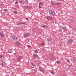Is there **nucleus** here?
<instances>
[{
  "label": "nucleus",
  "instance_id": "obj_1",
  "mask_svg": "<svg viewBox=\"0 0 76 76\" xmlns=\"http://www.w3.org/2000/svg\"><path fill=\"white\" fill-rule=\"evenodd\" d=\"M29 33H26L24 34L23 37L25 38H28V37H29Z\"/></svg>",
  "mask_w": 76,
  "mask_h": 76
},
{
  "label": "nucleus",
  "instance_id": "obj_2",
  "mask_svg": "<svg viewBox=\"0 0 76 76\" xmlns=\"http://www.w3.org/2000/svg\"><path fill=\"white\" fill-rule=\"evenodd\" d=\"M12 39L14 41H17L18 40V38H17V37L16 36L14 35L12 36Z\"/></svg>",
  "mask_w": 76,
  "mask_h": 76
},
{
  "label": "nucleus",
  "instance_id": "obj_3",
  "mask_svg": "<svg viewBox=\"0 0 76 76\" xmlns=\"http://www.w3.org/2000/svg\"><path fill=\"white\" fill-rule=\"evenodd\" d=\"M39 69L41 72H43V73H44V69H43V68H42V67H39Z\"/></svg>",
  "mask_w": 76,
  "mask_h": 76
},
{
  "label": "nucleus",
  "instance_id": "obj_4",
  "mask_svg": "<svg viewBox=\"0 0 76 76\" xmlns=\"http://www.w3.org/2000/svg\"><path fill=\"white\" fill-rule=\"evenodd\" d=\"M73 42V41L72 39H69L68 40V42L70 44H72V42Z\"/></svg>",
  "mask_w": 76,
  "mask_h": 76
},
{
  "label": "nucleus",
  "instance_id": "obj_5",
  "mask_svg": "<svg viewBox=\"0 0 76 76\" xmlns=\"http://www.w3.org/2000/svg\"><path fill=\"white\" fill-rule=\"evenodd\" d=\"M3 11L4 13H8V10L7 9H4L3 10Z\"/></svg>",
  "mask_w": 76,
  "mask_h": 76
},
{
  "label": "nucleus",
  "instance_id": "obj_6",
  "mask_svg": "<svg viewBox=\"0 0 76 76\" xmlns=\"http://www.w3.org/2000/svg\"><path fill=\"white\" fill-rule=\"evenodd\" d=\"M42 27L43 28H45V29H47V28H48V26L45 25H43L42 26Z\"/></svg>",
  "mask_w": 76,
  "mask_h": 76
},
{
  "label": "nucleus",
  "instance_id": "obj_7",
  "mask_svg": "<svg viewBox=\"0 0 76 76\" xmlns=\"http://www.w3.org/2000/svg\"><path fill=\"white\" fill-rule=\"evenodd\" d=\"M15 45L16 46H18V47H19V45H20V43H19V42H17L15 44Z\"/></svg>",
  "mask_w": 76,
  "mask_h": 76
},
{
  "label": "nucleus",
  "instance_id": "obj_8",
  "mask_svg": "<svg viewBox=\"0 0 76 76\" xmlns=\"http://www.w3.org/2000/svg\"><path fill=\"white\" fill-rule=\"evenodd\" d=\"M51 15L53 16H56V13L54 12H53L51 14Z\"/></svg>",
  "mask_w": 76,
  "mask_h": 76
},
{
  "label": "nucleus",
  "instance_id": "obj_9",
  "mask_svg": "<svg viewBox=\"0 0 76 76\" xmlns=\"http://www.w3.org/2000/svg\"><path fill=\"white\" fill-rule=\"evenodd\" d=\"M20 25H25L26 24V22H21L19 23Z\"/></svg>",
  "mask_w": 76,
  "mask_h": 76
},
{
  "label": "nucleus",
  "instance_id": "obj_10",
  "mask_svg": "<svg viewBox=\"0 0 76 76\" xmlns=\"http://www.w3.org/2000/svg\"><path fill=\"white\" fill-rule=\"evenodd\" d=\"M0 35L1 37L2 38H3V37H4V34L3 33H0Z\"/></svg>",
  "mask_w": 76,
  "mask_h": 76
},
{
  "label": "nucleus",
  "instance_id": "obj_11",
  "mask_svg": "<svg viewBox=\"0 0 76 76\" xmlns=\"http://www.w3.org/2000/svg\"><path fill=\"white\" fill-rule=\"evenodd\" d=\"M62 28L63 30H64L65 31H67V29H66V28L65 27H64V26L62 27Z\"/></svg>",
  "mask_w": 76,
  "mask_h": 76
},
{
  "label": "nucleus",
  "instance_id": "obj_12",
  "mask_svg": "<svg viewBox=\"0 0 76 76\" xmlns=\"http://www.w3.org/2000/svg\"><path fill=\"white\" fill-rule=\"evenodd\" d=\"M33 56L36 57H38V55L37 54H34Z\"/></svg>",
  "mask_w": 76,
  "mask_h": 76
},
{
  "label": "nucleus",
  "instance_id": "obj_13",
  "mask_svg": "<svg viewBox=\"0 0 76 76\" xmlns=\"http://www.w3.org/2000/svg\"><path fill=\"white\" fill-rule=\"evenodd\" d=\"M46 18L47 19H48V20H50V19H51V18H50V16H48L46 17Z\"/></svg>",
  "mask_w": 76,
  "mask_h": 76
},
{
  "label": "nucleus",
  "instance_id": "obj_14",
  "mask_svg": "<svg viewBox=\"0 0 76 76\" xmlns=\"http://www.w3.org/2000/svg\"><path fill=\"white\" fill-rule=\"evenodd\" d=\"M8 53H12V49H10L8 51Z\"/></svg>",
  "mask_w": 76,
  "mask_h": 76
},
{
  "label": "nucleus",
  "instance_id": "obj_15",
  "mask_svg": "<svg viewBox=\"0 0 76 76\" xmlns=\"http://www.w3.org/2000/svg\"><path fill=\"white\" fill-rule=\"evenodd\" d=\"M52 40V39L51 38H50L49 39H47V41H48V42H50Z\"/></svg>",
  "mask_w": 76,
  "mask_h": 76
},
{
  "label": "nucleus",
  "instance_id": "obj_16",
  "mask_svg": "<svg viewBox=\"0 0 76 76\" xmlns=\"http://www.w3.org/2000/svg\"><path fill=\"white\" fill-rule=\"evenodd\" d=\"M19 3H20L21 4H24V3H23V1H20Z\"/></svg>",
  "mask_w": 76,
  "mask_h": 76
},
{
  "label": "nucleus",
  "instance_id": "obj_17",
  "mask_svg": "<svg viewBox=\"0 0 76 76\" xmlns=\"http://www.w3.org/2000/svg\"><path fill=\"white\" fill-rule=\"evenodd\" d=\"M26 7L28 9H31V7H29L28 6H26Z\"/></svg>",
  "mask_w": 76,
  "mask_h": 76
},
{
  "label": "nucleus",
  "instance_id": "obj_18",
  "mask_svg": "<svg viewBox=\"0 0 76 76\" xmlns=\"http://www.w3.org/2000/svg\"><path fill=\"white\" fill-rule=\"evenodd\" d=\"M31 64L32 66H34V67H36V65H35L34 64L31 63Z\"/></svg>",
  "mask_w": 76,
  "mask_h": 76
},
{
  "label": "nucleus",
  "instance_id": "obj_19",
  "mask_svg": "<svg viewBox=\"0 0 76 76\" xmlns=\"http://www.w3.org/2000/svg\"><path fill=\"white\" fill-rule=\"evenodd\" d=\"M53 12L52 10H50V11H49V12L50 13V15H51Z\"/></svg>",
  "mask_w": 76,
  "mask_h": 76
},
{
  "label": "nucleus",
  "instance_id": "obj_20",
  "mask_svg": "<svg viewBox=\"0 0 76 76\" xmlns=\"http://www.w3.org/2000/svg\"><path fill=\"white\" fill-rule=\"evenodd\" d=\"M13 13H15V14H17V13H18V12L16 11H13Z\"/></svg>",
  "mask_w": 76,
  "mask_h": 76
},
{
  "label": "nucleus",
  "instance_id": "obj_21",
  "mask_svg": "<svg viewBox=\"0 0 76 76\" xmlns=\"http://www.w3.org/2000/svg\"><path fill=\"white\" fill-rule=\"evenodd\" d=\"M50 73H51V74H52V75H54V71H50Z\"/></svg>",
  "mask_w": 76,
  "mask_h": 76
},
{
  "label": "nucleus",
  "instance_id": "obj_22",
  "mask_svg": "<svg viewBox=\"0 0 76 76\" xmlns=\"http://www.w3.org/2000/svg\"><path fill=\"white\" fill-rule=\"evenodd\" d=\"M34 53H35L36 54L37 53H38V51L37 50H36L35 51H34Z\"/></svg>",
  "mask_w": 76,
  "mask_h": 76
},
{
  "label": "nucleus",
  "instance_id": "obj_23",
  "mask_svg": "<svg viewBox=\"0 0 76 76\" xmlns=\"http://www.w3.org/2000/svg\"><path fill=\"white\" fill-rule=\"evenodd\" d=\"M51 4L53 5L55 4L56 5V4H58V3H52Z\"/></svg>",
  "mask_w": 76,
  "mask_h": 76
},
{
  "label": "nucleus",
  "instance_id": "obj_24",
  "mask_svg": "<svg viewBox=\"0 0 76 76\" xmlns=\"http://www.w3.org/2000/svg\"><path fill=\"white\" fill-rule=\"evenodd\" d=\"M39 5H40V4H41L42 6H43V5H44V4L43 3H39Z\"/></svg>",
  "mask_w": 76,
  "mask_h": 76
},
{
  "label": "nucleus",
  "instance_id": "obj_25",
  "mask_svg": "<svg viewBox=\"0 0 76 76\" xmlns=\"http://www.w3.org/2000/svg\"><path fill=\"white\" fill-rule=\"evenodd\" d=\"M21 60V59H20V58H17L18 61H20Z\"/></svg>",
  "mask_w": 76,
  "mask_h": 76
},
{
  "label": "nucleus",
  "instance_id": "obj_26",
  "mask_svg": "<svg viewBox=\"0 0 76 76\" xmlns=\"http://www.w3.org/2000/svg\"><path fill=\"white\" fill-rule=\"evenodd\" d=\"M2 65H3V66H4L5 65V63L4 62H3L2 63Z\"/></svg>",
  "mask_w": 76,
  "mask_h": 76
},
{
  "label": "nucleus",
  "instance_id": "obj_27",
  "mask_svg": "<svg viewBox=\"0 0 76 76\" xmlns=\"http://www.w3.org/2000/svg\"><path fill=\"white\" fill-rule=\"evenodd\" d=\"M57 63H60V62L58 60L57 61H56Z\"/></svg>",
  "mask_w": 76,
  "mask_h": 76
},
{
  "label": "nucleus",
  "instance_id": "obj_28",
  "mask_svg": "<svg viewBox=\"0 0 76 76\" xmlns=\"http://www.w3.org/2000/svg\"><path fill=\"white\" fill-rule=\"evenodd\" d=\"M15 4H18V1H16L15 2Z\"/></svg>",
  "mask_w": 76,
  "mask_h": 76
},
{
  "label": "nucleus",
  "instance_id": "obj_29",
  "mask_svg": "<svg viewBox=\"0 0 76 76\" xmlns=\"http://www.w3.org/2000/svg\"><path fill=\"white\" fill-rule=\"evenodd\" d=\"M42 45H44L45 44L43 42H42L41 43Z\"/></svg>",
  "mask_w": 76,
  "mask_h": 76
},
{
  "label": "nucleus",
  "instance_id": "obj_30",
  "mask_svg": "<svg viewBox=\"0 0 76 76\" xmlns=\"http://www.w3.org/2000/svg\"><path fill=\"white\" fill-rule=\"evenodd\" d=\"M33 71H34V72H37V70H35V69H33Z\"/></svg>",
  "mask_w": 76,
  "mask_h": 76
},
{
  "label": "nucleus",
  "instance_id": "obj_31",
  "mask_svg": "<svg viewBox=\"0 0 76 76\" xmlns=\"http://www.w3.org/2000/svg\"><path fill=\"white\" fill-rule=\"evenodd\" d=\"M26 2L27 3H28V0H26Z\"/></svg>",
  "mask_w": 76,
  "mask_h": 76
},
{
  "label": "nucleus",
  "instance_id": "obj_32",
  "mask_svg": "<svg viewBox=\"0 0 76 76\" xmlns=\"http://www.w3.org/2000/svg\"><path fill=\"white\" fill-rule=\"evenodd\" d=\"M2 57H3V55L0 56V58H2Z\"/></svg>",
  "mask_w": 76,
  "mask_h": 76
},
{
  "label": "nucleus",
  "instance_id": "obj_33",
  "mask_svg": "<svg viewBox=\"0 0 76 76\" xmlns=\"http://www.w3.org/2000/svg\"><path fill=\"white\" fill-rule=\"evenodd\" d=\"M27 47H28V48H30L31 46L29 45H27Z\"/></svg>",
  "mask_w": 76,
  "mask_h": 76
},
{
  "label": "nucleus",
  "instance_id": "obj_34",
  "mask_svg": "<svg viewBox=\"0 0 76 76\" xmlns=\"http://www.w3.org/2000/svg\"><path fill=\"white\" fill-rule=\"evenodd\" d=\"M39 9L41 8V7H40V5H39Z\"/></svg>",
  "mask_w": 76,
  "mask_h": 76
},
{
  "label": "nucleus",
  "instance_id": "obj_35",
  "mask_svg": "<svg viewBox=\"0 0 76 76\" xmlns=\"http://www.w3.org/2000/svg\"><path fill=\"white\" fill-rule=\"evenodd\" d=\"M73 60H74V61H76V58H74Z\"/></svg>",
  "mask_w": 76,
  "mask_h": 76
},
{
  "label": "nucleus",
  "instance_id": "obj_36",
  "mask_svg": "<svg viewBox=\"0 0 76 76\" xmlns=\"http://www.w3.org/2000/svg\"><path fill=\"white\" fill-rule=\"evenodd\" d=\"M12 9H14V10H16V8H12Z\"/></svg>",
  "mask_w": 76,
  "mask_h": 76
},
{
  "label": "nucleus",
  "instance_id": "obj_37",
  "mask_svg": "<svg viewBox=\"0 0 76 76\" xmlns=\"http://www.w3.org/2000/svg\"><path fill=\"white\" fill-rule=\"evenodd\" d=\"M67 62H68V63H70V61H69V60H67Z\"/></svg>",
  "mask_w": 76,
  "mask_h": 76
},
{
  "label": "nucleus",
  "instance_id": "obj_38",
  "mask_svg": "<svg viewBox=\"0 0 76 76\" xmlns=\"http://www.w3.org/2000/svg\"><path fill=\"white\" fill-rule=\"evenodd\" d=\"M1 3L0 2V6H1Z\"/></svg>",
  "mask_w": 76,
  "mask_h": 76
},
{
  "label": "nucleus",
  "instance_id": "obj_39",
  "mask_svg": "<svg viewBox=\"0 0 76 76\" xmlns=\"http://www.w3.org/2000/svg\"><path fill=\"white\" fill-rule=\"evenodd\" d=\"M25 19H26V20H28V18H25Z\"/></svg>",
  "mask_w": 76,
  "mask_h": 76
},
{
  "label": "nucleus",
  "instance_id": "obj_40",
  "mask_svg": "<svg viewBox=\"0 0 76 76\" xmlns=\"http://www.w3.org/2000/svg\"><path fill=\"white\" fill-rule=\"evenodd\" d=\"M37 1H41L42 0H37Z\"/></svg>",
  "mask_w": 76,
  "mask_h": 76
},
{
  "label": "nucleus",
  "instance_id": "obj_41",
  "mask_svg": "<svg viewBox=\"0 0 76 76\" xmlns=\"http://www.w3.org/2000/svg\"><path fill=\"white\" fill-rule=\"evenodd\" d=\"M58 15H60V13H58Z\"/></svg>",
  "mask_w": 76,
  "mask_h": 76
},
{
  "label": "nucleus",
  "instance_id": "obj_42",
  "mask_svg": "<svg viewBox=\"0 0 76 76\" xmlns=\"http://www.w3.org/2000/svg\"><path fill=\"white\" fill-rule=\"evenodd\" d=\"M3 61H1V62Z\"/></svg>",
  "mask_w": 76,
  "mask_h": 76
},
{
  "label": "nucleus",
  "instance_id": "obj_43",
  "mask_svg": "<svg viewBox=\"0 0 76 76\" xmlns=\"http://www.w3.org/2000/svg\"><path fill=\"white\" fill-rule=\"evenodd\" d=\"M63 76H65V75H63Z\"/></svg>",
  "mask_w": 76,
  "mask_h": 76
},
{
  "label": "nucleus",
  "instance_id": "obj_44",
  "mask_svg": "<svg viewBox=\"0 0 76 76\" xmlns=\"http://www.w3.org/2000/svg\"><path fill=\"white\" fill-rule=\"evenodd\" d=\"M2 59H1V60H2Z\"/></svg>",
  "mask_w": 76,
  "mask_h": 76
}]
</instances>
